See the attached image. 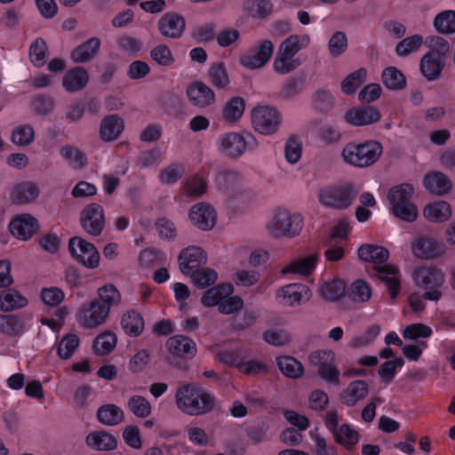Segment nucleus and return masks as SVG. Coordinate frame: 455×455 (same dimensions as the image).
I'll return each instance as SVG.
<instances>
[{"instance_id": "37", "label": "nucleus", "mask_w": 455, "mask_h": 455, "mask_svg": "<svg viewBox=\"0 0 455 455\" xmlns=\"http://www.w3.org/2000/svg\"><path fill=\"white\" fill-rule=\"evenodd\" d=\"M23 320L17 315H0V332L8 337H18L23 333Z\"/></svg>"}, {"instance_id": "50", "label": "nucleus", "mask_w": 455, "mask_h": 455, "mask_svg": "<svg viewBox=\"0 0 455 455\" xmlns=\"http://www.w3.org/2000/svg\"><path fill=\"white\" fill-rule=\"evenodd\" d=\"M367 71L361 68L349 74L341 83V90L345 94H352L365 81Z\"/></svg>"}, {"instance_id": "60", "label": "nucleus", "mask_w": 455, "mask_h": 455, "mask_svg": "<svg viewBox=\"0 0 455 455\" xmlns=\"http://www.w3.org/2000/svg\"><path fill=\"white\" fill-rule=\"evenodd\" d=\"M193 282L197 287L206 288L213 284L218 279L217 272L212 268L197 269L191 274Z\"/></svg>"}, {"instance_id": "11", "label": "nucleus", "mask_w": 455, "mask_h": 455, "mask_svg": "<svg viewBox=\"0 0 455 455\" xmlns=\"http://www.w3.org/2000/svg\"><path fill=\"white\" fill-rule=\"evenodd\" d=\"M80 225L92 236H99L105 228L103 207L96 203L86 205L80 213Z\"/></svg>"}, {"instance_id": "34", "label": "nucleus", "mask_w": 455, "mask_h": 455, "mask_svg": "<svg viewBox=\"0 0 455 455\" xmlns=\"http://www.w3.org/2000/svg\"><path fill=\"white\" fill-rule=\"evenodd\" d=\"M233 292V287L228 283H220L204 291L201 303L207 307L220 305L221 300Z\"/></svg>"}, {"instance_id": "52", "label": "nucleus", "mask_w": 455, "mask_h": 455, "mask_svg": "<svg viewBox=\"0 0 455 455\" xmlns=\"http://www.w3.org/2000/svg\"><path fill=\"white\" fill-rule=\"evenodd\" d=\"M347 36L343 31H336L328 42V51L333 58L342 55L347 50Z\"/></svg>"}, {"instance_id": "16", "label": "nucleus", "mask_w": 455, "mask_h": 455, "mask_svg": "<svg viewBox=\"0 0 455 455\" xmlns=\"http://www.w3.org/2000/svg\"><path fill=\"white\" fill-rule=\"evenodd\" d=\"M276 296L282 299V303L293 307L310 299L311 292L308 287L302 283H290L281 287L276 291Z\"/></svg>"}, {"instance_id": "18", "label": "nucleus", "mask_w": 455, "mask_h": 455, "mask_svg": "<svg viewBox=\"0 0 455 455\" xmlns=\"http://www.w3.org/2000/svg\"><path fill=\"white\" fill-rule=\"evenodd\" d=\"M345 120L354 126L370 125L378 123L381 115L380 112L372 106L355 108L346 112Z\"/></svg>"}, {"instance_id": "25", "label": "nucleus", "mask_w": 455, "mask_h": 455, "mask_svg": "<svg viewBox=\"0 0 455 455\" xmlns=\"http://www.w3.org/2000/svg\"><path fill=\"white\" fill-rule=\"evenodd\" d=\"M28 302V299L15 289L8 287L0 292V310L2 312H12L23 308Z\"/></svg>"}, {"instance_id": "8", "label": "nucleus", "mask_w": 455, "mask_h": 455, "mask_svg": "<svg viewBox=\"0 0 455 455\" xmlns=\"http://www.w3.org/2000/svg\"><path fill=\"white\" fill-rule=\"evenodd\" d=\"M281 122V115L272 107H257L251 112L252 126L254 130L260 134H274L277 132Z\"/></svg>"}, {"instance_id": "57", "label": "nucleus", "mask_w": 455, "mask_h": 455, "mask_svg": "<svg viewBox=\"0 0 455 455\" xmlns=\"http://www.w3.org/2000/svg\"><path fill=\"white\" fill-rule=\"evenodd\" d=\"M129 410L138 418H147L151 413L150 403L141 395H132L127 403Z\"/></svg>"}, {"instance_id": "1", "label": "nucleus", "mask_w": 455, "mask_h": 455, "mask_svg": "<svg viewBox=\"0 0 455 455\" xmlns=\"http://www.w3.org/2000/svg\"><path fill=\"white\" fill-rule=\"evenodd\" d=\"M358 257L365 262L374 264L375 275L386 284L392 299H395L401 288V274L396 266L385 264L389 258V251L383 246L363 244L358 249Z\"/></svg>"}, {"instance_id": "36", "label": "nucleus", "mask_w": 455, "mask_h": 455, "mask_svg": "<svg viewBox=\"0 0 455 455\" xmlns=\"http://www.w3.org/2000/svg\"><path fill=\"white\" fill-rule=\"evenodd\" d=\"M423 215L429 221L443 222L451 216V206L444 201L431 204L424 208Z\"/></svg>"}, {"instance_id": "24", "label": "nucleus", "mask_w": 455, "mask_h": 455, "mask_svg": "<svg viewBox=\"0 0 455 455\" xmlns=\"http://www.w3.org/2000/svg\"><path fill=\"white\" fill-rule=\"evenodd\" d=\"M89 82V74L84 68L76 67L69 69L62 79V85L68 92L83 90Z\"/></svg>"}, {"instance_id": "12", "label": "nucleus", "mask_w": 455, "mask_h": 455, "mask_svg": "<svg viewBox=\"0 0 455 455\" xmlns=\"http://www.w3.org/2000/svg\"><path fill=\"white\" fill-rule=\"evenodd\" d=\"M274 45L270 40L265 39L250 52L240 57V64L249 69H257L265 66L273 55Z\"/></svg>"}, {"instance_id": "19", "label": "nucleus", "mask_w": 455, "mask_h": 455, "mask_svg": "<svg viewBox=\"0 0 455 455\" xmlns=\"http://www.w3.org/2000/svg\"><path fill=\"white\" fill-rule=\"evenodd\" d=\"M413 279L423 288H440L445 280L443 272L435 267H422L413 272Z\"/></svg>"}, {"instance_id": "35", "label": "nucleus", "mask_w": 455, "mask_h": 455, "mask_svg": "<svg viewBox=\"0 0 455 455\" xmlns=\"http://www.w3.org/2000/svg\"><path fill=\"white\" fill-rule=\"evenodd\" d=\"M97 419L103 425L116 426L124 421V414L117 405L108 403L98 409Z\"/></svg>"}, {"instance_id": "15", "label": "nucleus", "mask_w": 455, "mask_h": 455, "mask_svg": "<svg viewBox=\"0 0 455 455\" xmlns=\"http://www.w3.org/2000/svg\"><path fill=\"white\" fill-rule=\"evenodd\" d=\"M9 229L16 238L28 241L37 232L39 224L32 215L21 214L11 221Z\"/></svg>"}, {"instance_id": "3", "label": "nucleus", "mask_w": 455, "mask_h": 455, "mask_svg": "<svg viewBox=\"0 0 455 455\" xmlns=\"http://www.w3.org/2000/svg\"><path fill=\"white\" fill-rule=\"evenodd\" d=\"M383 152L382 144L374 140L362 143L351 141L344 146L340 156L344 163L356 168H367L376 164Z\"/></svg>"}, {"instance_id": "20", "label": "nucleus", "mask_w": 455, "mask_h": 455, "mask_svg": "<svg viewBox=\"0 0 455 455\" xmlns=\"http://www.w3.org/2000/svg\"><path fill=\"white\" fill-rule=\"evenodd\" d=\"M248 145H250V141L247 140L244 136L237 132L224 134L220 139V148L221 152L232 158L242 156Z\"/></svg>"}, {"instance_id": "17", "label": "nucleus", "mask_w": 455, "mask_h": 455, "mask_svg": "<svg viewBox=\"0 0 455 455\" xmlns=\"http://www.w3.org/2000/svg\"><path fill=\"white\" fill-rule=\"evenodd\" d=\"M186 94L189 101L200 108H207L215 102L214 92L201 81L190 84L187 87Z\"/></svg>"}, {"instance_id": "59", "label": "nucleus", "mask_w": 455, "mask_h": 455, "mask_svg": "<svg viewBox=\"0 0 455 455\" xmlns=\"http://www.w3.org/2000/svg\"><path fill=\"white\" fill-rule=\"evenodd\" d=\"M79 338L76 334H68L62 338L58 347L57 354L62 359H68L72 356L79 346Z\"/></svg>"}, {"instance_id": "62", "label": "nucleus", "mask_w": 455, "mask_h": 455, "mask_svg": "<svg viewBox=\"0 0 455 455\" xmlns=\"http://www.w3.org/2000/svg\"><path fill=\"white\" fill-rule=\"evenodd\" d=\"M207 184L204 177L196 174L184 185V192L188 196L197 197L206 192Z\"/></svg>"}, {"instance_id": "5", "label": "nucleus", "mask_w": 455, "mask_h": 455, "mask_svg": "<svg viewBox=\"0 0 455 455\" xmlns=\"http://www.w3.org/2000/svg\"><path fill=\"white\" fill-rule=\"evenodd\" d=\"M358 195V189L351 183L331 186L319 192L320 204L326 207L338 211L349 208Z\"/></svg>"}, {"instance_id": "7", "label": "nucleus", "mask_w": 455, "mask_h": 455, "mask_svg": "<svg viewBox=\"0 0 455 455\" xmlns=\"http://www.w3.org/2000/svg\"><path fill=\"white\" fill-rule=\"evenodd\" d=\"M109 314L95 299L84 302L76 314V322L85 329H95L103 325Z\"/></svg>"}, {"instance_id": "48", "label": "nucleus", "mask_w": 455, "mask_h": 455, "mask_svg": "<svg viewBox=\"0 0 455 455\" xmlns=\"http://www.w3.org/2000/svg\"><path fill=\"white\" fill-rule=\"evenodd\" d=\"M244 108V100L242 97H234L225 104L222 116L228 122H235L242 116Z\"/></svg>"}, {"instance_id": "31", "label": "nucleus", "mask_w": 455, "mask_h": 455, "mask_svg": "<svg viewBox=\"0 0 455 455\" xmlns=\"http://www.w3.org/2000/svg\"><path fill=\"white\" fill-rule=\"evenodd\" d=\"M121 326L130 337H138L144 330V319L140 313L131 309L123 315Z\"/></svg>"}, {"instance_id": "39", "label": "nucleus", "mask_w": 455, "mask_h": 455, "mask_svg": "<svg viewBox=\"0 0 455 455\" xmlns=\"http://www.w3.org/2000/svg\"><path fill=\"white\" fill-rule=\"evenodd\" d=\"M207 75L212 84L217 89L225 90L230 83L223 62L212 63L208 69Z\"/></svg>"}, {"instance_id": "10", "label": "nucleus", "mask_w": 455, "mask_h": 455, "mask_svg": "<svg viewBox=\"0 0 455 455\" xmlns=\"http://www.w3.org/2000/svg\"><path fill=\"white\" fill-rule=\"evenodd\" d=\"M68 250L72 257L88 268L98 267L100 254L96 247L86 240L75 236L69 239Z\"/></svg>"}, {"instance_id": "38", "label": "nucleus", "mask_w": 455, "mask_h": 455, "mask_svg": "<svg viewBox=\"0 0 455 455\" xmlns=\"http://www.w3.org/2000/svg\"><path fill=\"white\" fill-rule=\"evenodd\" d=\"M243 6L251 17L256 19H265L273 12L270 0H244Z\"/></svg>"}, {"instance_id": "43", "label": "nucleus", "mask_w": 455, "mask_h": 455, "mask_svg": "<svg viewBox=\"0 0 455 455\" xmlns=\"http://www.w3.org/2000/svg\"><path fill=\"white\" fill-rule=\"evenodd\" d=\"M218 186L227 192L239 191L242 184V176L234 171L220 172L216 178Z\"/></svg>"}, {"instance_id": "32", "label": "nucleus", "mask_w": 455, "mask_h": 455, "mask_svg": "<svg viewBox=\"0 0 455 455\" xmlns=\"http://www.w3.org/2000/svg\"><path fill=\"white\" fill-rule=\"evenodd\" d=\"M98 297L94 299L109 314L113 307L121 303L122 296L120 291L111 283L103 285L97 290Z\"/></svg>"}, {"instance_id": "49", "label": "nucleus", "mask_w": 455, "mask_h": 455, "mask_svg": "<svg viewBox=\"0 0 455 455\" xmlns=\"http://www.w3.org/2000/svg\"><path fill=\"white\" fill-rule=\"evenodd\" d=\"M333 435L335 441L345 446L347 450H351L359 440L358 432L352 429L347 424L341 425Z\"/></svg>"}, {"instance_id": "4", "label": "nucleus", "mask_w": 455, "mask_h": 455, "mask_svg": "<svg viewBox=\"0 0 455 455\" xmlns=\"http://www.w3.org/2000/svg\"><path fill=\"white\" fill-rule=\"evenodd\" d=\"M303 223L304 219L300 213H292L285 209H276L266 228L273 237H294L300 233Z\"/></svg>"}, {"instance_id": "54", "label": "nucleus", "mask_w": 455, "mask_h": 455, "mask_svg": "<svg viewBox=\"0 0 455 455\" xmlns=\"http://www.w3.org/2000/svg\"><path fill=\"white\" fill-rule=\"evenodd\" d=\"M47 45L45 41L38 37L36 38L29 47V58L34 66L40 68L45 63Z\"/></svg>"}, {"instance_id": "51", "label": "nucleus", "mask_w": 455, "mask_h": 455, "mask_svg": "<svg viewBox=\"0 0 455 455\" xmlns=\"http://www.w3.org/2000/svg\"><path fill=\"white\" fill-rule=\"evenodd\" d=\"M435 29L443 34L455 32V11H443L434 20Z\"/></svg>"}, {"instance_id": "61", "label": "nucleus", "mask_w": 455, "mask_h": 455, "mask_svg": "<svg viewBox=\"0 0 455 455\" xmlns=\"http://www.w3.org/2000/svg\"><path fill=\"white\" fill-rule=\"evenodd\" d=\"M155 227L161 239L171 241L174 240L177 236L175 224L165 217L158 218L155 223Z\"/></svg>"}, {"instance_id": "42", "label": "nucleus", "mask_w": 455, "mask_h": 455, "mask_svg": "<svg viewBox=\"0 0 455 455\" xmlns=\"http://www.w3.org/2000/svg\"><path fill=\"white\" fill-rule=\"evenodd\" d=\"M117 342L114 332L105 331L96 337L93 341V352L97 355H106L113 351Z\"/></svg>"}, {"instance_id": "29", "label": "nucleus", "mask_w": 455, "mask_h": 455, "mask_svg": "<svg viewBox=\"0 0 455 455\" xmlns=\"http://www.w3.org/2000/svg\"><path fill=\"white\" fill-rule=\"evenodd\" d=\"M86 444L96 451H113L117 446V439L115 435L106 431H96L86 436Z\"/></svg>"}, {"instance_id": "33", "label": "nucleus", "mask_w": 455, "mask_h": 455, "mask_svg": "<svg viewBox=\"0 0 455 455\" xmlns=\"http://www.w3.org/2000/svg\"><path fill=\"white\" fill-rule=\"evenodd\" d=\"M443 65L438 54L426 53L420 60V71L427 80L433 81L440 76Z\"/></svg>"}, {"instance_id": "21", "label": "nucleus", "mask_w": 455, "mask_h": 455, "mask_svg": "<svg viewBox=\"0 0 455 455\" xmlns=\"http://www.w3.org/2000/svg\"><path fill=\"white\" fill-rule=\"evenodd\" d=\"M158 28L165 37L180 38L185 29V20L177 13H165L158 21Z\"/></svg>"}, {"instance_id": "26", "label": "nucleus", "mask_w": 455, "mask_h": 455, "mask_svg": "<svg viewBox=\"0 0 455 455\" xmlns=\"http://www.w3.org/2000/svg\"><path fill=\"white\" fill-rule=\"evenodd\" d=\"M124 127V120L117 115H110L103 118L100 126V136L104 141L116 140Z\"/></svg>"}, {"instance_id": "14", "label": "nucleus", "mask_w": 455, "mask_h": 455, "mask_svg": "<svg viewBox=\"0 0 455 455\" xmlns=\"http://www.w3.org/2000/svg\"><path fill=\"white\" fill-rule=\"evenodd\" d=\"M189 219L196 228L207 231L215 226L217 213L212 205L199 203L190 209Z\"/></svg>"}, {"instance_id": "30", "label": "nucleus", "mask_w": 455, "mask_h": 455, "mask_svg": "<svg viewBox=\"0 0 455 455\" xmlns=\"http://www.w3.org/2000/svg\"><path fill=\"white\" fill-rule=\"evenodd\" d=\"M317 259L318 253H313L301 259H293L284 266L281 272L283 275L291 273L307 275L315 267Z\"/></svg>"}, {"instance_id": "28", "label": "nucleus", "mask_w": 455, "mask_h": 455, "mask_svg": "<svg viewBox=\"0 0 455 455\" xmlns=\"http://www.w3.org/2000/svg\"><path fill=\"white\" fill-rule=\"evenodd\" d=\"M39 188L33 182L17 184L11 192V200L14 204H29L39 196Z\"/></svg>"}, {"instance_id": "47", "label": "nucleus", "mask_w": 455, "mask_h": 455, "mask_svg": "<svg viewBox=\"0 0 455 455\" xmlns=\"http://www.w3.org/2000/svg\"><path fill=\"white\" fill-rule=\"evenodd\" d=\"M382 83L390 90H401L406 85L403 74L395 67H388L382 72Z\"/></svg>"}, {"instance_id": "58", "label": "nucleus", "mask_w": 455, "mask_h": 455, "mask_svg": "<svg viewBox=\"0 0 455 455\" xmlns=\"http://www.w3.org/2000/svg\"><path fill=\"white\" fill-rule=\"evenodd\" d=\"M391 208L393 214L399 220L405 222H414L419 216L418 208L413 202H409Z\"/></svg>"}, {"instance_id": "45", "label": "nucleus", "mask_w": 455, "mask_h": 455, "mask_svg": "<svg viewBox=\"0 0 455 455\" xmlns=\"http://www.w3.org/2000/svg\"><path fill=\"white\" fill-rule=\"evenodd\" d=\"M346 284L341 280L324 283L319 287L320 296L328 301H337L345 293Z\"/></svg>"}, {"instance_id": "41", "label": "nucleus", "mask_w": 455, "mask_h": 455, "mask_svg": "<svg viewBox=\"0 0 455 455\" xmlns=\"http://www.w3.org/2000/svg\"><path fill=\"white\" fill-rule=\"evenodd\" d=\"M414 188L409 183H403L392 188L388 192L391 207L411 202Z\"/></svg>"}, {"instance_id": "40", "label": "nucleus", "mask_w": 455, "mask_h": 455, "mask_svg": "<svg viewBox=\"0 0 455 455\" xmlns=\"http://www.w3.org/2000/svg\"><path fill=\"white\" fill-rule=\"evenodd\" d=\"M309 43L310 37L307 34L301 36L291 35L282 42L278 50L295 56L300 50L307 48Z\"/></svg>"}, {"instance_id": "44", "label": "nucleus", "mask_w": 455, "mask_h": 455, "mask_svg": "<svg viewBox=\"0 0 455 455\" xmlns=\"http://www.w3.org/2000/svg\"><path fill=\"white\" fill-rule=\"evenodd\" d=\"M301 62L299 59H294V56L278 50L273 67L276 73L285 75L298 68Z\"/></svg>"}, {"instance_id": "27", "label": "nucleus", "mask_w": 455, "mask_h": 455, "mask_svg": "<svg viewBox=\"0 0 455 455\" xmlns=\"http://www.w3.org/2000/svg\"><path fill=\"white\" fill-rule=\"evenodd\" d=\"M100 46V40L98 37H92L77 47L71 52V60L75 63H85L90 61L98 52Z\"/></svg>"}, {"instance_id": "2", "label": "nucleus", "mask_w": 455, "mask_h": 455, "mask_svg": "<svg viewBox=\"0 0 455 455\" xmlns=\"http://www.w3.org/2000/svg\"><path fill=\"white\" fill-rule=\"evenodd\" d=\"M175 401L177 407L184 413L190 416H200L213 410L216 399L196 383H188L178 388Z\"/></svg>"}, {"instance_id": "55", "label": "nucleus", "mask_w": 455, "mask_h": 455, "mask_svg": "<svg viewBox=\"0 0 455 455\" xmlns=\"http://www.w3.org/2000/svg\"><path fill=\"white\" fill-rule=\"evenodd\" d=\"M380 333V326L372 324L363 333L355 336L349 341V347L353 348L366 347L371 344Z\"/></svg>"}, {"instance_id": "6", "label": "nucleus", "mask_w": 455, "mask_h": 455, "mask_svg": "<svg viewBox=\"0 0 455 455\" xmlns=\"http://www.w3.org/2000/svg\"><path fill=\"white\" fill-rule=\"evenodd\" d=\"M168 351L167 361L170 365L180 370H187V360L196 355V345L193 339L184 335L170 337L165 343Z\"/></svg>"}, {"instance_id": "9", "label": "nucleus", "mask_w": 455, "mask_h": 455, "mask_svg": "<svg viewBox=\"0 0 455 455\" xmlns=\"http://www.w3.org/2000/svg\"><path fill=\"white\" fill-rule=\"evenodd\" d=\"M412 255L419 259L433 260L443 257L446 252V247L435 237L420 235L411 243Z\"/></svg>"}, {"instance_id": "64", "label": "nucleus", "mask_w": 455, "mask_h": 455, "mask_svg": "<svg viewBox=\"0 0 455 455\" xmlns=\"http://www.w3.org/2000/svg\"><path fill=\"white\" fill-rule=\"evenodd\" d=\"M35 132L31 125L17 127L12 134V141L18 146H28L34 141Z\"/></svg>"}, {"instance_id": "13", "label": "nucleus", "mask_w": 455, "mask_h": 455, "mask_svg": "<svg viewBox=\"0 0 455 455\" xmlns=\"http://www.w3.org/2000/svg\"><path fill=\"white\" fill-rule=\"evenodd\" d=\"M206 261V253L198 246H188L179 255L180 269L184 275H191Z\"/></svg>"}, {"instance_id": "56", "label": "nucleus", "mask_w": 455, "mask_h": 455, "mask_svg": "<svg viewBox=\"0 0 455 455\" xmlns=\"http://www.w3.org/2000/svg\"><path fill=\"white\" fill-rule=\"evenodd\" d=\"M422 43L423 37L420 35H413L400 41L395 46V52L400 57H405L419 49Z\"/></svg>"}, {"instance_id": "22", "label": "nucleus", "mask_w": 455, "mask_h": 455, "mask_svg": "<svg viewBox=\"0 0 455 455\" xmlns=\"http://www.w3.org/2000/svg\"><path fill=\"white\" fill-rule=\"evenodd\" d=\"M369 393V386L364 380H354L339 394L341 403L348 407L355 406L359 401L363 400Z\"/></svg>"}, {"instance_id": "46", "label": "nucleus", "mask_w": 455, "mask_h": 455, "mask_svg": "<svg viewBox=\"0 0 455 455\" xmlns=\"http://www.w3.org/2000/svg\"><path fill=\"white\" fill-rule=\"evenodd\" d=\"M277 365L282 373L291 379L300 377L304 371L302 364L291 356L278 357Z\"/></svg>"}, {"instance_id": "23", "label": "nucleus", "mask_w": 455, "mask_h": 455, "mask_svg": "<svg viewBox=\"0 0 455 455\" xmlns=\"http://www.w3.org/2000/svg\"><path fill=\"white\" fill-rule=\"evenodd\" d=\"M423 185L428 192L437 196L448 194L452 188L451 180L438 171L427 172L424 177Z\"/></svg>"}, {"instance_id": "63", "label": "nucleus", "mask_w": 455, "mask_h": 455, "mask_svg": "<svg viewBox=\"0 0 455 455\" xmlns=\"http://www.w3.org/2000/svg\"><path fill=\"white\" fill-rule=\"evenodd\" d=\"M350 297L354 301L366 302L371 297V289L365 281L356 280L351 284Z\"/></svg>"}, {"instance_id": "53", "label": "nucleus", "mask_w": 455, "mask_h": 455, "mask_svg": "<svg viewBox=\"0 0 455 455\" xmlns=\"http://www.w3.org/2000/svg\"><path fill=\"white\" fill-rule=\"evenodd\" d=\"M60 154L67 160L69 164L75 168H82L87 164V158L85 155L80 151L77 148L70 145L62 147L60 150Z\"/></svg>"}]
</instances>
